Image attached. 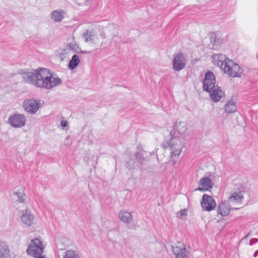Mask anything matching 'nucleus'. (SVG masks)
I'll use <instances>...</instances> for the list:
<instances>
[{"label": "nucleus", "mask_w": 258, "mask_h": 258, "mask_svg": "<svg viewBox=\"0 0 258 258\" xmlns=\"http://www.w3.org/2000/svg\"><path fill=\"white\" fill-rule=\"evenodd\" d=\"M36 78L35 86L43 89H51L62 83L60 78L46 68H39Z\"/></svg>", "instance_id": "nucleus-1"}, {"label": "nucleus", "mask_w": 258, "mask_h": 258, "mask_svg": "<svg viewBox=\"0 0 258 258\" xmlns=\"http://www.w3.org/2000/svg\"><path fill=\"white\" fill-rule=\"evenodd\" d=\"M187 130L186 123L184 121H180L176 123L173 126L172 131H175L176 135L181 137V135L184 133Z\"/></svg>", "instance_id": "nucleus-18"}, {"label": "nucleus", "mask_w": 258, "mask_h": 258, "mask_svg": "<svg viewBox=\"0 0 258 258\" xmlns=\"http://www.w3.org/2000/svg\"><path fill=\"white\" fill-rule=\"evenodd\" d=\"M216 84L215 76L213 72L208 71L205 73V78L203 81V89L206 92H211L213 88H215Z\"/></svg>", "instance_id": "nucleus-8"}, {"label": "nucleus", "mask_w": 258, "mask_h": 258, "mask_svg": "<svg viewBox=\"0 0 258 258\" xmlns=\"http://www.w3.org/2000/svg\"><path fill=\"white\" fill-rule=\"evenodd\" d=\"M225 111L227 113H234L236 111V104L235 99H231L225 105Z\"/></svg>", "instance_id": "nucleus-20"}, {"label": "nucleus", "mask_w": 258, "mask_h": 258, "mask_svg": "<svg viewBox=\"0 0 258 258\" xmlns=\"http://www.w3.org/2000/svg\"><path fill=\"white\" fill-rule=\"evenodd\" d=\"M40 106V101L34 98L25 99L23 103L24 110L30 114H35Z\"/></svg>", "instance_id": "nucleus-7"}, {"label": "nucleus", "mask_w": 258, "mask_h": 258, "mask_svg": "<svg viewBox=\"0 0 258 258\" xmlns=\"http://www.w3.org/2000/svg\"><path fill=\"white\" fill-rule=\"evenodd\" d=\"M118 217L122 222L127 224L130 223L133 220L132 213L123 210L119 212Z\"/></svg>", "instance_id": "nucleus-19"}, {"label": "nucleus", "mask_w": 258, "mask_h": 258, "mask_svg": "<svg viewBox=\"0 0 258 258\" xmlns=\"http://www.w3.org/2000/svg\"><path fill=\"white\" fill-rule=\"evenodd\" d=\"M10 257V249L9 245L4 241H0V258Z\"/></svg>", "instance_id": "nucleus-17"}, {"label": "nucleus", "mask_w": 258, "mask_h": 258, "mask_svg": "<svg viewBox=\"0 0 258 258\" xmlns=\"http://www.w3.org/2000/svg\"><path fill=\"white\" fill-rule=\"evenodd\" d=\"M21 219L22 222L27 226H31L33 224L34 216L30 210L27 209L21 211Z\"/></svg>", "instance_id": "nucleus-14"}, {"label": "nucleus", "mask_w": 258, "mask_h": 258, "mask_svg": "<svg viewBox=\"0 0 258 258\" xmlns=\"http://www.w3.org/2000/svg\"><path fill=\"white\" fill-rule=\"evenodd\" d=\"M179 245L172 246V251L175 258H188L187 252L185 246L181 243Z\"/></svg>", "instance_id": "nucleus-13"}, {"label": "nucleus", "mask_w": 258, "mask_h": 258, "mask_svg": "<svg viewBox=\"0 0 258 258\" xmlns=\"http://www.w3.org/2000/svg\"><path fill=\"white\" fill-rule=\"evenodd\" d=\"M188 211L186 209H184L179 211V213L180 217L186 216L187 214Z\"/></svg>", "instance_id": "nucleus-32"}, {"label": "nucleus", "mask_w": 258, "mask_h": 258, "mask_svg": "<svg viewBox=\"0 0 258 258\" xmlns=\"http://www.w3.org/2000/svg\"><path fill=\"white\" fill-rule=\"evenodd\" d=\"M51 18L55 22H60L63 18V11L60 9L53 11L51 14Z\"/></svg>", "instance_id": "nucleus-22"}, {"label": "nucleus", "mask_w": 258, "mask_h": 258, "mask_svg": "<svg viewBox=\"0 0 258 258\" xmlns=\"http://www.w3.org/2000/svg\"><path fill=\"white\" fill-rule=\"evenodd\" d=\"M230 212V211L226 204L222 202L219 205L217 209L218 214L225 217L229 215Z\"/></svg>", "instance_id": "nucleus-21"}, {"label": "nucleus", "mask_w": 258, "mask_h": 258, "mask_svg": "<svg viewBox=\"0 0 258 258\" xmlns=\"http://www.w3.org/2000/svg\"><path fill=\"white\" fill-rule=\"evenodd\" d=\"M258 242V239L256 238H251L249 241V245H252L253 244Z\"/></svg>", "instance_id": "nucleus-33"}, {"label": "nucleus", "mask_w": 258, "mask_h": 258, "mask_svg": "<svg viewBox=\"0 0 258 258\" xmlns=\"http://www.w3.org/2000/svg\"><path fill=\"white\" fill-rule=\"evenodd\" d=\"M80 60L79 57L77 54L73 55L71 59L68 64V68L71 70L75 69L80 63Z\"/></svg>", "instance_id": "nucleus-23"}, {"label": "nucleus", "mask_w": 258, "mask_h": 258, "mask_svg": "<svg viewBox=\"0 0 258 258\" xmlns=\"http://www.w3.org/2000/svg\"><path fill=\"white\" fill-rule=\"evenodd\" d=\"M199 186L195 190L205 192L209 190L213 187V183L211 178L208 176L203 177L199 180Z\"/></svg>", "instance_id": "nucleus-11"}, {"label": "nucleus", "mask_w": 258, "mask_h": 258, "mask_svg": "<svg viewBox=\"0 0 258 258\" xmlns=\"http://www.w3.org/2000/svg\"><path fill=\"white\" fill-rule=\"evenodd\" d=\"M70 52L69 48L67 46L65 48L61 50V51L59 53V56L61 57H66V55Z\"/></svg>", "instance_id": "nucleus-30"}, {"label": "nucleus", "mask_w": 258, "mask_h": 258, "mask_svg": "<svg viewBox=\"0 0 258 258\" xmlns=\"http://www.w3.org/2000/svg\"><path fill=\"white\" fill-rule=\"evenodd\" d=\"M243 199V195H239L235 192L229 197V201L232 202H241Z\"/></svg>", "instance_id": "nucleus-25"}, {"label": "nucleus", "mask_w": 258, "mask_h": 258, "mask_svg": "<svg viewBox=\"0 0 258 258\" xmlns=\"http://www.w3.org/2000/svg\"><path fill=\"white\" fill-rule=\"evenodd\" d=\"M223 70L224 74L232 78L241 77L243 73V69L230 59L227 60Z\"/></svg>", "instance_id": "nucleus-3"}, {"label": "nucleus", "mask_w": 258, "mask_h": 258, "mask_svg": "<svg viewBox=\"0 0 258 258\" xmlns=\"http://www.w3.org/2000/svg\"><path fill=\"white\" fill-rule=\"evenodd\" d=\"M68 47L69 48L70 51L72 50L75 52H78V49L79 48V46L74 42H71L68 44Z\"/></svg>", "instance_id": "nucleus-28"}, {"label": "nucleus", "mask_w": 258, "mask_h": 258, "mask_svg": "<svg viewBox=\"0 0 258 258\" xmlns=\"http://www.w3.org/2000/svg\"><path fill=\"white\" fill-rule=\"evenodd\" d=\"M7 122L11 126L14 128H21L26 124V116L23 114L15 113L9 117Z\"/></svg>", "instance_id": "nucleus-5"}, {"label": "nucleus", "mask_w": 258, "mask_h": 258, "mask_svg": "<svg viewBox=\"0 0 258 258\" xmlns=\"http://www.w3.org/2000/svg\"><path fill=\"white\" fill-rule=\"evenodd\" d=\"M44 246L41 241L38 238H35L31 240L27 249L28 254L32 256L38 254H41L43 252Z\"/></svg>", "instance_id": "nucleus-4"}, {"label": "nucleus", "mask_w": 258, "mask_h": 258, "mask_svg": "<svg viewBox=\"0 0 258 258\" xmlns=\"http://www.w3.org/2000/svg\"><path fill=\"white\" fill-rule=\"evenodd\" d=\"M212 61L214 65L220 67L221 69L224 67L225 63L227 59H229L226 56L221 53L214 54L212 56Z\"/></svg>", "instance_id": "nucleus-15"}, {"label": "nucleus", "mask_w": 258, "mask_h": 258, "mask_svg": "<svg viewBox=\"0 0 258 258\" xmlns=\"http://www.w3.org/2000/svg\"><path fill=\"white\" fill-rule=\"evenodd\" d=\"M210 43L212 44V49H218L221 46L223 39L217 32H212L210 34Z\"/></svg>", "instance_id": "nucleus-12"}, {"label": "nucleus", "mask_w": 258, "mask_h": 258, "mask_svg": "<svg viewBox=\"0 0 258 258\" xmlns=\"http://www.w3.org/2000/svg\"><path fill=\"white\" fill-rule=\"evenodd\" d=\"M186 63V59L182 52H178L173 55L172 64L174 71L179 72L183 70Z\"/></svg>", "instance_id": "nucleus-6"}, {"label": "nucleus", "mask_w": 258, "mask_h": 258, "mask_svg": "<svg viewBox=\"0 0 258 258\" xmlns=\"http://www.w3.org/2000/svg\"><path fill=\"white\" fill-rule=\"evenodd\" d=\"M207 92L209 93L211 99L214 102H217L220 101L224 94L221 88L218 86H216L215 88H213L211 92Z\"/></svg>", "instance_id": "nucleus-16"}, {"label": "nucleus", "mask_w": 258, "mask_h": 258, "mask_svg": "<svg viewBox=\"0 0 258 258\" xmlns=\"http://www.w3.org/2000/svg\"><path fill=\"white\" fill-rule=\"evenodd\" d=\"M170 139L167 141L166 143H163L162 146L165 149L168 147L170 148L171 162H172L173 165H175L182 149L184 147L185 143L184 139L182 137L176 135L175 131L170 132Z\"/></svg>", "instance_id": "nucleus-2"}, {"label": "nucleus", "mask_w": 258, "mask_h": 258, "mask_svg": "<svg viewBox=\"0 0 258 258\" xmlns=\"http://www.w3.org/2000/svg\"><path fill=\"white\" fill-rule=\"evenodd\" d=\"M83 36L85 38V42H94L95 35L93 31L87 30L84 33Z\"/></svg>", "instance_id": "nucleus-24"}, {"label": "nucleus", "mask_w": 258, "mask_h": 258, "mask_svg": "<svg viewBox=\"0 0 258 258\" xmlns=\"http://www.w3.org/2000/svg\"><path fill=\"white\" fill-rule=\"evenodd\" d=\"M249 235V233H248L247 234H246V235L245 236L244 238H247V237H248Z\"/></svg>", "instance_id": "nucleus-36"}, {"label": "nucleus", "mask_w": 258, "mask_h": 258, "mask_svg": "<svg viewBox=\"0 0 258 258\" xmlns=\"http://www.w3.org/2000/svg\"><path fill=\"white\" fill-rule=\"evenodd\" d=\"M135 157L136 160L138 161L141 165L144 164L146 160V159L144 157V156L142 155V154L139 152H138L136 153Z\"/></svg>", "instance_id": "nucleus-27"}, {"label": "nucleus", "mask_w": 258, "mask_h": 258, "mask_svg": "<svg viewBox=\"0 0 258 258\" xmlns=\"http://www.w3.org/2000/svg\"><path fill=\"white\" fill-rule=\"evenodd\" d=\"M258 256V249L256 250L254 254H253V257H256Z\"/></svg>", "instance_id": "nucleus-35"}, {"label": "nucleus", "mask_w": 258, "mask_h": 258, "mask_svg": "<svg viewBox=\"0 0 258 258\" xmlns=\"http://www.w3.org/2000/svg\"><path fill=\"white\" fill-rule=\"evenodd\" d=\"M61 125L62 127H66L67 125V121H61Z\"/></svg>", "instance_id": "nucleus-34"}, {"label": "nucleus", "mask_w": 258, "mask_h": 258, "mask_svg": "<svg viewBox=\"0 0 258 258\" xmlns=\"http://www.w3.org/2000/svg\"><path fill=\"white\" fill-rule=\"evenodd\" d=\"M201 205L203 211L210 212L214 209L216 206V204L212 196L204 194L202 197V200L201 202Z\"/></svg>", "instance_id": "nucleus-9"}, {"label": "nucleus", "mask_w": 258, "mask_h": 258, "mask_svg": "<svg viewBox=\"0 0 258 258\" xmlns=\"http://www.w3.org/2000/svg\"><path fill=\"white\" fill-rule=\"evenodd\" d=\"M65 258H81L77 252L73 250H68L64 256Z\"/></svg>", "instance_id": "nucleus-26"}, {"label": "nucleus", "mask_w": 258, "mask_h": 258, "mask_svg": "<svg viewBox=\"0 0 258 258\" xmlns=\"http://www.w3.org/2000/svg\"><path fill=\"white\" fill-rule=\"evenodd\" d=\"M245 191V188L242 185L238 186L236 189L235 192L238 194L239 195H243V193H244Z\"/></svg>", "instance_id": "nucleus-31"}, {"label": "nucleus", "mask_w": 258, "mask_h": 258, "mask_svg": "<svg viewBox=\"0 0 258 258\" xmlns=\"http://www.w3.org/2000/svg\"><path fill=\"white\" fill-rule=\"evenodd\" d=\"M15 195L17 196V197L18 199V201L20 203L24 202V201L25 200L24 197L25 196V195L23 192L18 191V192H15Z\"/></svg>", "instance_id": "nucleus-29"}, {"label": "nucleus", "mask_w": 258, "mask_h": 258, "mask_svg": "<svg viewBox=\"0 0 258 258\" xmlns=\"http://www.w3.org/2000/svg\"><path fill=\"white\" fill-rule=\"evenodd\" d=\"M38 69L35 70L33 72L25 71L21 70V74L23 80L29 84L33 85L35 86V82L37 77V71Z\"/></svg>", "instance_id": "nucleus-10"}]
</instances>
